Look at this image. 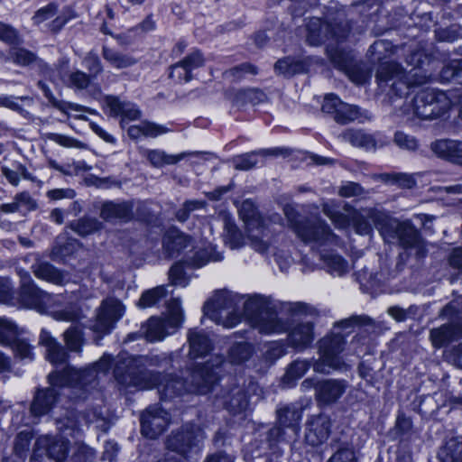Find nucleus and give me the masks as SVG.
<instances>
[{"mask_svg":"<svg viewBox=\"0 0 462 462\" xmlns=\"http://www.w3.org/2000/svg\"><path fill=\"white\" fill-rule=\"evenodd\" d=\"M165 289L162 286H157L142 292L138 306L142 309L151 308L156 305L164 296Z\"/></svg>","mask_w":462,"mask_h":462,"instance_id":"obj_48","label":"nucleus"},{"mask_svg":"<svg viewBox=\"0 0 462 462\" xmlns=\"http://www.w3.org/2000/svg\"><path fill=\"white\" fill-rule=\"evenodd\" d=\"M326 56L332 66L344 72L355 60L351 49L340 47L339 44H328L325 49Z\"/></svg>","mask_w":462,"mask_h":462,"instance_id":"obj_24","label":"nucleus"},{"mask_svg":"<svg viewBox=\"0 0 462 462\" xmlns=\"http://www.w3.org/2000/svg\"><path fill=\"white\" fill-rule=\"evenodd\" d=\"M154 389L158 390L162 402H171L190 393L188 378L175 372H161L158 385Z\"/></svg>","mask_w":462,"mask_h":462,"instance_id":"obj_11","label":"nucleus"},{"mask_svg":"<svg viewBox=\"0 0 462 462\" xmlns=\"http://www.w3.org/2000/svg\"><path fill=\"white\" fill-rule=\"evenodd\" d=\"M374 322L373 319L367 315H353L347 319H341L335 323V327L349 334L353 328L358 327L370 326Z\"/></svg>","mask_w":462,"mask_h":462,"instance_id":"obj_45","label":"nucleus"},{"mask_svg":"<svg viewBox=\"0 0 462 462\" xmlns=\"http://www.w3.org/2000/svg\"><path fill=\"white\" fill-rule=\"evenodd\" d=\"M241 300L238 293H234L226 289L217 290L213 299L207 300L202 308L205 315L217 314L221 310L237 308Z\"/></svg>","mask_w":462,"mask_h":462,"instance_id":"obj_17","label":"nucleus"},{"mask_svg":"<svg viewBox=\"0 0 462 462\" xmlns=\"http://www.w3.org/2000/svg\"><path fill=\"white\" fill-rule=\"evenodd\" d=\"M349 141L354 146L365 150L375 149L377 145L376 139L373 134L361 130L352 131L349 134Z\"/></svg>","mask_w":462,"mask_h":462,"instance_id":"obj_53","label":"nucleus"},{"mask_svg":"<svg viewBox=\"0 0 462 462\" xmlns=\"http://www.w3.org/2000/svg\"><path fill=\"white\" fill-rule=\"evenodd\" d=\"M354 23L352 20L333 16L327 18L325 29L327 30L328 41L335 42L340 44L347 41L352 30Z\"/></svg>","mask_w":462,"mask_h":462,"instance_id":"obj_20","label":"nucleus"},{"mask_svg":"<svg viewBox=\"0 0 462 462\" xmlns=\"http://www.w3.org/2000/svg\"><path fill=\"white\" fill-rule=\"evenodd\" d=\"M375 72V81L380 88L387 87L390 82L403 76L402 66L395 60H381Z\"/></svg>","mask_w":462,"mask_h":462,"instance_id":"obj_27","label":"nucleus"},{"mask_svg":"<svg viewBox=\"0 0 462 462\" xmlns=\"http://www.w3.org/2000/svg\"><path fill=\"white\" fill-rule=\"evenodd\" d=\"M170 413L160 403L149 405L140 415V431L143 438L157 439L170 424Z\"/></svg>","mask_w":462,"mask_h":462,"instance_id":"obj_9","label":"nucleus"},{"mask_svg":"<svg viewBox=\"0 0 462 462\" xmlns=\"http://www.w3.org/2000/svg\"><path fill=\"white\" fill-rule=\"evenodd\" d=\"M319 358L314 363H311L313 366V370L319 374H330L333 371L342 370L346 365L334 360L333 358L328 356L326 357L323 354H319Z\"/></svg>","mask_w":462,"mask_h":462,"instance_id":"obj_52","label":"nucleus"},{"mask_svg":"<svg viewBox=\"0 0 462 462\" xmlns=\"http://www.w3.org/2000/svg\"><path fill=\"white\" fill-rule=\"evenodd\" d=\"M102 57L113 68L117 69H127L137 63V60L132 55L116 51L106 45L102 47Z\"/></svg>","mask_w":462,"mask_h":462,"instance_id":"obj_38","label":"nucleus"},{"mask_svg":"<svg viewBox=\"0 0 462 462\" xmlns=\"http://www.w3.org/2000/svg\"><path fill=\"white\" fill-rule=\"evenodd\" d=\"M327 18L312 16L305 23L306 42L311 47H319L323 45L327 39V30L325 24Z\"/></svg>","mask_w":462,"mask_h":462,"instance_id":"obj_26","label":"nucleus"},{"mask_svg":"<svg viewBox=\"0 0 462 462\" xmlns=\"http://www.w3.org/2000/svg\"><path fill=\"white\" fill-rule=\"evenodd\" d=\"M310 63L306 59L285 56L274 63V70L285 77L306 74L310 71Z\"/></svg>","mask_w":462,"mask_h":462,"instance_id":"obj_23","label":"nucleus"},{"mask_svg":"<svg viewBox=\"0 0 462 462\" xmlns=\"http://www.w3.org/2000/svg\"><path fill=\"white\" fill-rule=\"evenodd\" d=\"M440 462H462V437H452L438 451Z\"/></svg>","mask_w":462,"mask_h":462,"instance_id":"obj_34","label":"nucleus"},{"mask_svg":"<svg viewBox=\"0 0 462 462\" xmlns=\"http://www.w3.org/2000/svg\"><path fill=\"white\" fill-rule=\"evenodd\" d=\"M96 450L85 443L79 444L73 451L69 462H95Z\"/></svg>","mask_w":462,"mask_h":462,"instance_id":"obj_63","label":"nucleus"},{"mask_svg":"<svg viewBox=\"0 0 462 462\" xmlns=\"http://www.w3.org/2000/svg\"><path fill=\"white\" fill-rule=\"evenodd\" d=\"M22 330L17 324L5 317H0V345L5 346L16 336H21Z\"/></svg>","mask_w":462,"mask_h":462,"instance_id":"obj_44","label":"nucleus"},{"mask_svg":"<svg viewBox=\"0 0 462 462\" xmlns=\"http://www.w3.org/2000/svg\"><path fill=\"white\" fill-rule=\"evenodd\" d=\"M289 348H291V346L287 338L273 341L270 343L264 355L266 359L275 362L284 356L288 353Z\"/></svg>","mask_w":462,"mask_h":462,"instance_id":"obj_60","label":"nucleus"},{"mask_svg":"<svg viewBox=\"0 0 462 462\" xmlns=\"http://www.w3.org/2000/svg\"><path fill=\"white\" fill-rule=\"evenodd\" d=\"M331 432L332 420L329 415H313L306 423L304 441L308 446L318 448L327 442Z\"/></svg>","mask_w":462,"mask_h":462,"instance_id":"obj_12","label":"nucleus"},{"mask_svg":"<svg viewBox=\"0 0 462 462\" xmlns=\"http://www.w3.org/2000/svg\"><path fill=\"white\" fill-rule=\"evenodd\" d=\"M434 154L442 160L453 163L462 162V142L449 139L436 140L431 143Z\"/></svg>","mask_w":462,"mask_h":462,"instance_id":"obj_22","label":"nucleus"},{"mask_svg":"<svg viewBox=\"0 0 462 462\" xmlns=\"http://www.w3.org/2000/svg\"><path fill=\"white\" fill-rule=\"evenodd\" d=\"M413 422L411 418L406 416L404 412L399 411L392 432L394 434L395 438H402L411 432Z\"/></svg>","mask_w":462,"mask_h":462,"instance_id":"obj_64","label":"nucleus"},{"mask_svg":"<svg viewBox=\"0 0 462 462\" xmlns=\"http://www.w3.org/2000/svg\"><path fill=\"white\" fill-rule=\"evenodd\" d=\"M9 55V60L22 67L30 66L37 60V55L34 52L23 47L12 48Z\"/></svg>","mask_w":462,"mask_h":462,"instance_id":"obj_46","label":"nucleus"},{"mask_svg":"<svg viewBox=\"0 0 462 462\" xmlns=\"http://www.w3.org/2000/svg\"><path fill=\"white\" fill-rule=\"evenodd\" d=\"M462 32L459 24L453 23L447 27H439L435 30V39L439 42H453L457 41Z\"/></svg>","mask_w":462,"mask_h":462,"instance_id":"obj_55","label":"nucleus"},{"mask_svg":"<svg viewBox=\"0 0 462 462\" xmlns=\"http://www.w3.org/2000/svg\"><path fill=\"white\" fill-rule=\"evenodd\" d=\"M310 360L296 359L292 361L288 365L286 371L282 376V383L289 388L295 387L299 380L305 375V374L310 370Z\"/></svg>","mask_w":462,"mask_h":462,"instance_id":"obj_29","label":"nucleus"},{"mask_svg":"<svg viewBox=\"0 0 462 462\" xmlns=\"http://www.w3.org/2000/svg\"><path fill=\"white\" fill-rule=\"evenodd\" d=\"M304 244L326 245L335 236L333 230L321 217H303L302 223L294 232Z\"/></svg>","mask_w":462,"mask_h":462,"instance_id":"obj_10","label":"nucleus"},{"mask_svg":"<svg viewBox=\"0 0 462 462\" xmlns=\"http://www.w3.org/2000/svg\"><path fill=\"white\" fill-rule=\"evenodd\" d=\"M99 311L114 322L117 323V321L124 316L125 308L119 300L115 299L109 302L104 303Z\"/></svg>","mask_w":462,"mask_h":462,"instance_id":"obj_62","label":"nucleus"},{"mask_svg":"<svg viewBox=\"0 0 462 462\" xmlns=\"http://www.w3.org/2000/svg\"><path fill=\"white\" fill-rule=\"evenodd\" d=\"M142 358L139 355L131 356L116 365L113 374L118 384L140 390H154L158 385L161 372L145 367Z\"/></svg>","mask_w":462,"mask_h":462,"instance_id":"obj_3","label":"nucleus"},{"mask_svg":"<svg viewBox=\"0 0 462 462\" xmlns=\"http://www.w3.org/2000/svg\"><path fill=\"white\" fill-rule=\"evenodd\" d=\"M199 428L194 422H186L172 430L166 437L165 448L183 459H189L199 448Z\"/></svg>","mask_w":462,"mask_h":462,"instance_id":"obj_7","label":"nucleus"},{"mask_svg":"<svg viewBox=\"0 0 462 462\" xmlns=\"http://www.w3.org/2000/svg\"><path fill=\"white\" fill-rule=\"evenodd\" d=\"M78 16L75 9L72 6H64L60 14L56 16L50 24L51 31L53 33L60 32L64 26L71 20Z\"/></svg>","mask_w":462,"mask_h":462,"instance_id":"obj_56","label":"nucleus"},{"mask_svg":"<svg viewBox=\"0 0 462 462\" xmlns=\"http://www.w3.org/2000/svg\"><path fill=\"white\" fill-rule=\"evenodd\" d=\"M70 229L81 237L96 234L103 228V223L97 218L84 216L69 224Z\"/></svg>","mask_w":462,"mask_h":462,"instance_id":"obj_37","label":"nucleus"},{"mask_svg":"<svg viewBox=\"0 0 462 462\" xmlns=\"http://www.w3.org/2000/svg\"><path fill=\"white\" fill-rule=\"evenodd\" d=\"M255 346L249 341H235L227 349V359L231 365H243L255 354Z\"/></svg>","mask_w":462,"mask_h":462,"instance_id":"obj_28","label":"nucleus"},{"mask_svg":"<svg viewBox=\"0 0 462 462\" xmlns=\"http://www.w3.org/2000/svg\"><path fill=\"white\" fill-rule=\"evenodd\" d=\"M346 391L344 380L323 379L317 388L316 401L319 406L337 402Z\"/></svg>","mask_w":462,"mask_h":462,"instance_id":"obj_18","label":"nucleus"},{"mask_svg":"<svg viewBox=\"0 0 462 462\" xmlns=\"http://www.w3.org/2000/svg\"><path fill=\"white\" fill-rule=\"evenodd\" d=\"M244 312L251 327L263 335L286 333L289 345L296 353L304 352L313 345L315 323L279 318L276 307L264 295L249 297L244 303Z\"/></svg>","mask_w":462,"mask_h":462,"instance_id":"obj_1","label":"nucleus"},{"mask_svg":"<svg viewBox=\"0 0 462 462\" xmlns=\"http://www.w3.org/2000/svg\"><path fill=\"white\" fill-rule=\"evenodd\" d=\"M287 153V149L282 147H275L271 149H264L259 152L252 151L249 152L236 155L233 159L235 168L239 171H249L254 168L258 163L259 154L263 155H279Z\"/></svg>","mask_w":462,"mask_h":462,"instance_id":"obj_25","label":"nucleus"},{"mask_svg":"<svg viewBox=\"0 0 462 462\" xmlns=\"http://www.w3.org/2000/svg\"><path fill=\"white\" fill-rule=\"evenodd\" d=\"M369 217L383 238L395 239L405 251L415 249L418 255L426 254L422 234L411 219L399 220L376 208L369 209Z\"/></svg>","mask_w":462,"mask_h":462,"instance_id":"obj_2","label":"nucleus"},{"mask_svg":"<svg viewBox=\"0 0 462 462\" xmlns=\"http://www.w3.org/2000/svg\"><path fill=\"white\" fill-rule=\"evenodd\" d=\"M206 63V59L203 52L199 49H195L188 53L183 59L174 63V69H184L185 79H193V70L203 67Z\"/></svg>","mask_w":462,"mask_h":462,"instance_id":"obj_32","label":"nucleus"},{"mask_svg":"<svg viewBox=\"0 0 462 462\" xmlns=\"http://www.w3.org/2000/svg\"><path fill=\"white\" fill-rule=\"evenodd\" d=\"M351 224L356 234L359 236H370L375 227L373 220L369 217V212L366 217L356 212L351 218Z\"/></svg>","mask_w":462,"mask_h":462,"instance_id":"obj_50","label":"nucleus"},{"mask_svg":"<svg viewBox=\"0 0 462 462\" xmlns=\"http://www.w3.org/2000/svg\"><path fill=\"white\" fill-rule=\"evenodd\" d=\"M359 107L357 106L348 105L346 102L341 103L340 107L332 116L335 121L341 125L348 124L357 117Z\"/></svg>","mask_w":462,"mask_h":462,"instance_id":"obj_58","label":"nucleus"},{"mask_svg":"<svg viewBox=\"0 0 462 462\" xmlns=\"http://www.w3.org/2000/svg\"><path fill=\"white\" fill-rule=\"evenodd\" d=\"M60 399V392L51 387H37L30 405V412L34 417L50 413Z\"/></svg>","mask_w":462,"mask_h":462,"instance_id":"obj_15","label":"nucleus"},{"mask_svg":"<svg viewBox=\"0 0 462 462\" xmlns=\"http://www.w3.org/2000/svg\"><path fill=\"white\" fill-rule=\"evenodd\" d=\"M303 416L301 408L285 406L277 411V425L271 427L262 439L263 448H282L280 443L284 439L285 430L290 429L294 434L300 430Z\"/></svg>","mask_w":462,"mask_h":462,"instance_id":"obj_6","label":"nucleus"},{"mask_svg":"<svg viewBox=\"0 0 462 462\" xmlns=\"http://www.w3.org/2000/svg\"><path fill=\"white\" fill-rule=\"evenodd\" d=\"M189 267L187 260L174 262L169 269L168 279L171 285L187 287L190 279L187 274L186 268Z\"/></svg>","mask_w":462,"mask_h":462,"instance_id":"obj_40","label":"nucleus"},{"mask_svg":"<svg viewBox=\"0 0 462 462\" xmlns=\"http://www.w3.org/2000/svg\"><path fill=\"white\" fill-rule=\"evenodd\" d=\"M32 439V434L30 431L23 430L17 433L14 441V454L24 459L28 455Z\"/></svg>","mask_w":462,"mask_h":462,"instance_id":"obj_51","label":"nucleus"},{"mask_svg":"<svg viewBox=\"0 0 462 462\" xmlns=\"http://www.w3.org/2000/svg\"><path fill=\"white\" fill-rule=\"evenodd\" d=\"M100 217L107 222L118 220L129 223L134 219V202L132 199L105 201L100 208Z\"/></svg>","mask_w":462,"mask_h":462,"instance_id":"obj_14","label":"nucleus"},{"mask_svg":"<svg viewBox=\"0 0 462 462\" xmlns=\"http://www.w3.org/2000/svg\"><path fill=\"white\" fill-rule=\"evenodd\" d=\"M191 236L178 226H170L162 234V245L165 255L169 258L179 256L189 245Z\"/></svg>","mask_w":462,"mask_h":462,"instance_id":"obj_13","label":"nucleus"},{"mask_svg":"<svg viewBox=\"0 0 462 462\" xmlns=\"http://www.w3.org/2000/svg\"><path fill=\"white\" fill-rule=\"evenodd\" d=\"M147 160L155 168H161L165 165L175 164L179 159L173 155L167 154L164 151L152 149L147 151Z\"/></svg>","mask_w":462,"mask_h":462,"instance_id":"obj_54","label":"nucleus"},{"mask_svg":"<svg viewBox=\"0 0 462 462\" xmlns=\"http://www.w3.org/2000/svg\"><path fill=\"white\" fill-rule=\"evenodd\" d=\"M238 217L247 227H257L263 222L257 205L251 199H245L242 201L238 208Z\"/></svg>","mask_w":462,"mask_h":462,"instance_id":"obj_31","label":"nucleus"},{"mask_svg":"<svg viewBox=\"0 0 462 462\" xmlns=\"http://www.w3.org/2000/svg\"><path fill=\"white\" fill-rule=\"evenodd\" d=\"M434 55L425 48H417L411 51L405 59L406 63L414 69L429 71L430 65L434 61Z\"/></svg>","mask_w":462,"mask_h":462,"instance_id":"obj_39","label":"nucleus"},{"mask_svg":"<svg viewBox=\"0 0 462 462\" xmlns=\"http://www.w3.org/2000/svg\"><path fill=\"white\" fill-rule=\"evenodd\" d=\"M36 278L56 284H63L64 273L63 271L53 265L49 262L39 263L33 270Z\"/></svg>","mask_w":462,"mask_h":462,"instance_id":"obj_36","label":"nucleus"},{"mask_svg":"<svg viewBox=\"0 0 462 462\" xmlns=\"http://www.w3.org/2000/svg\"><path fill=\"white\" fill-rule=\"evenodd\" d=\"M142 356V361L145 364V367L154 366V367H166L171 368L173 366V357L172 355H167L165 353L156 354V355H139Z\"/></svg>","mask_w":462,"mask_h":462,"instance_id":"obj_61","label":"nucleus"},{"mask_svg":"<svg viewBox=\"0 0 462 462\" xmlns=\"http://www.w3.org/2000/svg\"><path fill=\"white\" fill-rule=\"evenodd\" d=\"M223 259V256L220 253H216L215 255H213L210 252H208L206 249H200L193 254V255L190 257L188 261L189 267L193 269H200L204 266H206L208 263L211 261L218 262Z\"/></svg>","mask_w":462,"mask_h":462,"instance_id":"obj_47","label":"nucleus"},{"mask_svg":"<svg viewBox=\"0 0 462 462\" xmlns=\"http://www.w3.org/2000/svg\"><path fill=\"white\" fill-rule=\"evenodd\" d=\"M70 441L65 437H51L47 441L46 454L55 462H66L70 450Z\"/></svg>","mask_w":462,"mask_h":462,"instance_id":"obj_30","label":"nucleus"},{"mask_svg":"<svg viewBox=\"0 0 462 462\" xmlns=\"http://www.w3.org/2000/svg\"><path fill=\"white\" fill-rule=\"evenodd\" d=\"M411 104L414 116L424 121L448 116L453 106L447 92L429 87L420 89Z\"/></svg>","mask_w":462,"mask_h":462,"instance_id":"obj_5","label":"nucleus"},{"mask_svg":"<svg viewBox=\"0 0 462 462\" xmlns=\"http://www.w3.org/2000/svg\"><path fill=\"white\" fill-rule=\"evenodd\" d=\"M189 356L193 359L204 358L214 349V344L209 336L203 330L189 329L188 333Z\"/></svg>","mask_w":462,"mask_h":462,"instance_id":"obj_19","label":"nucleus"},{"mask_svg":"<svg viewBox=\"0 0 462 462\" xmlns=\"http://www.w3.org/2000/svg\"><path fill=\"white\" fill-rule=\"evenodd\" d=\"M39 86L43 92V96L48 99L50 104L60 110L62 113H68V110H72L76 112H88L90 114H94L95 110H92L85 106H82L78 103L58 100L53 95L51 88L43 82L40 81Z\"/></svg>","mask_w":462,"mask_h":462,"instance_id":"obj_33","label":"nucleus"},{"mask_svg":"<svg viewBox=\"0 0 462 462\" xmlns=\"http://www.w3.org/2000/svg\"><path fill=\"white\" fill-rule=\"evenodd\" d=\"M78 241L74 239L60 244L53 249V254L56 258L66 263L70 259L75 258L78 251Z\"/></svg>","mask_w":462,"mask_h":462,"instance_id":"obj_57","label":"nucleus"},{"mask_svg":"<svg viewBox=\"0 0 462 462\" xmlns=\"http://www.w3.org/2000/svg\"><path fill=\"white\" fill-rule=\"evenodd\" d=\"M116 325V322L99 311L92 326V330L97 337L103 338L113 331Z\"/></svg>","mask_w":462,"mask_h":462,"instance_id":"obj_59","label":"nucleus"},{"mask_svg":"<svg viewBox=\"0 0 462 462\" xmlns=\"http://www.w3.org/2000/svg\"><path fill=\"white\" fill-rule=\"evenodd\" d=\"M5 346L12 349L15 359L32 360L34 358L33 346L30 344L28 339L21 338L20 336H16L15 338L12 339Z\"/></svg>","mask_w":462,"mask_h":462,"instance_id":"obj_41","label":"nucleus"},{"mask_svg":"<svg viewBox=\"0 0 462 462\" xmlns=\"http://www.w3.org/2000/svg\"><path fill=\"white\" fill-rule=\"evenodd\" d=\"M442 82H460L462 79V58L453 59L444 64L439 72Z\"/></svg>","mask_w":462,"mask_h":462,"instance_id":"obj_43","label":"nucleus"},{"mask_svg":"<svg viewBox=\"0 0 462 462\" xmlns=\"http://www.w3.org/2000/svg\"><path fill=\"white\" fill-rule=\"evenodd\" d=\"M346 343V335L341 333H329L319 340V354L329 356L346 365L343 357L340 356Z\"/></svg>","mask_w":462,"mask_h":462,"instance_id":"obj_21","label":"nucleus"},{"mask_svg":"<svg viewBox=\"0 0 462 462\" xmlns=\"http://www.w3.org/2000/svg\"><path fill=\"white\" fill-rule=\"evenodd\" d=\"M223 365L222 356L192 363L188 367L189 393L196 395L212 393L223 379Z\"/></svg>","mask_w":462,"mask_h":462,"instance_id":"obj_4","label":"nucleus"},{"mask_svg":"<svg viewBox=\"0 0 462 462\" xmlns=\"http://www.w3.org/2000/svg\"><path fill=\"white\" fill-rule=\"evenodd\" d=\"M18 301L26 308L39 307L43 303L45 291L39 288L29 273L21 276L18 291Z\"/></svg>","mask_w":462,"mask_h":462,"instance_id":"obj_16","label":"nucleus"},{"mask_svg":"<svg viewBox=\"0 0 462 462\" xmlns=\"http://www.w3.org/2000/svg\"><path fill=\"white\" fill-rule=\"evenodd\" d=\"M356 5L360 7L361 14L368 23H374L373 32L375 36H382L393 30L401 29L403 16L396 10L389 12L385 15V26L379 23L383 13V5L378 0H360L356 3Z\"/></svg>","mask_w":462,"mask_h":462,"instance_id":"obj_8","label":"nucleus"},{"mask_svg":"<svg viewBox=\"0 0 462 462\" xmlns=\"http://www.w3.org/2000/svg\"><path fill=\"white\" fill-rule=\"evenodd\" d=\"M49 387L56 389H62L70 386L77 382L76 380V368L73 366H67L61 370L51 371L47 376Z\"/></svg>","mask_w":462,"mask_h":462,"instance_id":"obj_35","label":"nucleus"},{"mask_svg":"<svg viewBox=\"0 0 462 462\" xmlns=\"http://www.w3.org/2000/svg\"><path fill=\"white\" fill-rule=\"evenodd\" d=\"M455 334L452 326H441L433 328L430 333V339L435 349H440L447 346L453 339Z\"/></svg>","mask_w":462,"mask_h":462,"instance_id":"obj_42","label":"nucleus"},{"mask_svg":"<svg viewBox=\"0 0 462 462\" xmlns=\"http://www.w3.org/2000/svg\"><path fill=\"white\" fill-rule=\"evenodd\" d=\"M321 260L329 272H337L344 274L347 272V261L339 254H323Z\"/></svg>","mask_w":462,"mask_h":462,"instance_id":"obj_49","label":"nucleus"}]
</instances>
